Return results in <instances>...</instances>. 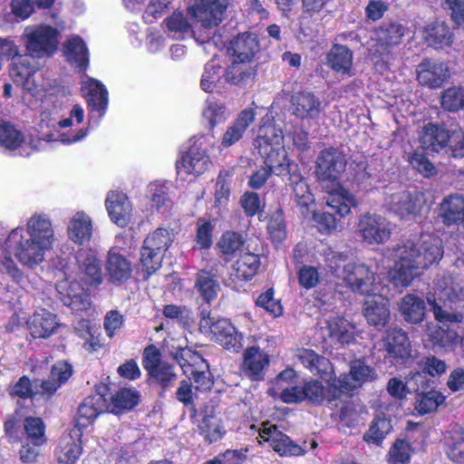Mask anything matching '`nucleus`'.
Segmentation results:
<instances>
[{
  "label": "nucleus",
  "mask_w": 464,
  "mask_h": 464,
  "mask_svg": "<svg viewBox=\"0 0 464 464\" xmlns=\"http://www.w3.org/2000/svg\"><path fill=\"white\" fill-rule=\"evenodd\" d=\"M441 240L422 235L417 242L408 240L394 250L395 262L389 273L390 281L399 287L408 286L420 271L442 257Z\"/></svg>",
  "instance_id": "2"
},
{
  "label": "nucleus",
  "mask_w": 464,
  "mask_h": 464,
  "mask_svg": "<svg viewBox=\"0 0 464 464\" xmlns=\"http://www.w3.org/2000/svg\"><path fill=\"white\" fill-rule=\"evenodd\" d=\"M379 350L386 352L385 358H389L395 364L405 363L411 357V344L405 332L398 328H392L387 331L380 343Z\"/></svg>",
  "instance_id": "22"
},
{
  "label": "nucleus",
  "mask_w": 464,
  "mask_h": 464,
  "mask_svg": "<svg viewBox=\"0 0 464 464\" xmlns=\"http://www.w3.org/2000/svg\"><path fill=\"white\" fill-rule=\"evenodd\" d=\"M35 57H32L29 53L19 54L17 53L12 59L10 65V76L14 82L22 85L25 90L32 92L35 88L34 75L36 72L37 67L34 63Z\"/></svg>",
  "instance_id": "27"
},
{
  "label": "nucleus",
  "mask_w": 464,
  "mask_h": 464,
  "mask_svg": "<svg viewBox=\"0 0 464 464\" xmlns=\"http://www.w3.org/2000/svg\"><path fill=\"white\" fill-rule=\"evenodd\" d=\"M197 430L208 443L218 441L226 432L220 418L213 414L203 416L198 420Z\"/></svg>",
  "instance_id": "50"
},
{
  "label": "nucleus",
  "mask_w": 464,
  "mask_h": 464,
  "mask_svg": "<svg viewBox=\"0 0 464 464\" xmlns=\"http://www.w3.org/2000/svg\"><path fill=\"white\" fill-rule=\"evenodd\" d=\"M106 271L112 282H123L131 275V265L123 255L111 250L108 253Z\"/></svg>",
  "instance_id": "43"
},
{
  "label": "nucleus",
  "mask_w": 464,
  "mask_h": 464,
  "mask_svg": "<svg viewBox=\"0 0 464 464\" xmlns=\"http://www.w3.org/2000/svg\"><path fill=\"white\" fill-rule=\"evenodd\" d=\"M259 266L260 260L257 255L245 253L232 265L229 280L235 284L248 281L256 274Z\"/></svg>",
  "instance_id": "38"
},
{
  "label": "nucleus",
  "mask_w": 464,
  "mask_h": 464,
  "mask_svg": "<svg viewBox=\"0 0 464 464\" xmlns=\"http://www.w3.org/2000/svg\"><path fill=\"white\" fill-rule=\"evenodd\" d=\"M54 453L58 464H75L82 454L79 430L63 435Z\"/></svg>",
  "instance_id": "31"
},
{
  "label": "nucleus",
  "mask_w": 464,
  "mask_h": 464,
  "mask_svg": "<svg viewBox=\"0 0 464 464\" xmlns=\"http://www.w3.org/2000/svg\"><path fill=\"white\" fill-rule=\"evenodd\" d=\"M195 288L200 297L208 304L216 299L219 290V285L210 272L200 271L197 275Z\"/></svg>",
  "instance_id": "54"
},
{
  "label": "nucleus",
  "mask_w": 464,
  "mask_h": 464,
  "mask_svg": "<svg viewBox=\"0 0 464 464\" xmlns=\"http://www.w3.org/2000/svg\"><path fill=\"white\" fill-rule=\"evenodd\" d=\"M256 75V63L232 60L231 65L227 69L224 77L226 82L246 86L254 82Z\"/></svg>",
  "instance_id": "39"
},
{
  "label": "nucleus",
  "mask_w": 464,
  "mask_h": 464,
  "mask_svg": "<svg viewBox=\"0 0 464 464\" xmlns=\"http://www.w3.org/2000/svg\"><path fill=\"white\" fill-rule=\"evenodd\" d=\"M406 27L397 22H383L374 32L373 52L384 63L394 58V50L402 41Z\"/></svg>",
  "instance_id": "12"
},
{
  "label": "nucleus",
  "mask_w": 464,
  "mask_h": 464,
  "mask_svg": "<svg viewBox=\"0 0 464 464\" xmlns=\"http://www.w3.org/2000/svg\"><path fill=\"white\" fill-rule=\"evenodd\" d=\"M76 261L82 280L90 285H98L102 283V261L96 251L82 249L78 253Z\"/></svg>",
  "instance_id": "29"
},
{
  "label": "nucleus",
  "mask_w": 464,
  "mask_h": 464,
  "mask_svg": "<svg viewBox=\"0 0 464 464\" xmlns=\"http://www.w3.org/2000/svg\"><path fill=\"white\" fill-rule=\"evenodd\" d=\"M425 203L424 195L420 191L401 189L385 196V207L401 219H410L420 215Z\"/></svg>",
  "instance_id": "17"
},
{
  "label": "nucleus",
  "mask_w": 464,
  "mask_h": 464,
  "mask_svg": "<svg viewBox=\"0 0 464 464\" xmlns=\"http://www.w3.org/2000/svg\"><path fill=\"white\" fill-rule=\"evenodd\" d=\"M254 120V110L246 109L242 111L236 120L227 126V130L222 137V146L228 148L237 142L243 137V134Z\"/></svg>",
  "instance_id": "40"
},
{
  "label": "nucleus",
  "mask_w": 464,
  "mask_h": 464,
  "mask_svg": "<svg viewBox=\"0 0 464 464\" xmlns=\"http://www.w3.org/2000/svg\"><path fill=\"white\" fill-rule=\"evenodd\" d=\"M450 133L444 128L429 123L425 125L420 135L421 148L428 152H440L446 150Z\"/></svg>",
  "instance_id": "37"
},
{
  "label": "nucleus",
  "mask_w": 464,
  "mask_h": 464,
  "mask_svg": "<svg viewBox=\"0 0 464 464\" xmlns=\"http://www.w3.org/2000/svg\"><path fill=\"white\" fill-rule=\"evenodd\" d=\"M441 107L451 112L459 111L464 108V87L451 86L447 88L440 97Z\"/></svg>",
  "instance_id": "57"
},
{
  "label": "nucleus",
  "mask_w": 464,
  "mask_h": 464,
  "mask_svg": "<svg viewBox=\"0 0 464 464\" xmlns=\"http://www.w3.org/2000/svg\"><path fill=\"white\" fill-rule=\"evenodd\" d=\"M343 281L353 293L363 295H375L383 288L375 260L366 263L349 261L343 268Z\"/></svg>",
  "instance_id": "8"
},
{
  "label": "nucleus",
  "mask_w": 464,
  "mask_h": 464,
  "mask_svg": "<svg viewBox=\"0 0 464 464\" xmlns=\"http://www.w3.org/2000/svg\"><path fill=\"white\" fill-rule=\"evenodd\" d=\"M269 365V356L257 346H251L244 353L243 370L252 380L264 378L265 369Z\"/></svg>",
  "instance_id": "35"
},
{
  "label": "nucleus",
  "mask_w": 464,
  "mask_h": 464,
  "mask_svg": "<svg viewBox=\"0 0 464 464\" xmlns=\"http://www.w3.org/2000/svg\"><path fill=\"white\" fill-rule=\"evenodd\" d=\"M411 445L406 440H397L389 452L390 464H407L411 458Z\"/></svg>",
  "instance_id": "64"
},
{
  "label": "nucleus",
  "mask_w": 464,
  "mask_h": 464,
  "mask_svg": "<svg viewBox=\"0 0 464 464\" xmlns=\"http://www.w3.org/2000/svg\"><path fill=\"white\" fill-rule=\"evenodd\" d=\"M298 359L312 373L319 375L325 382L332 381L330 385V389L334 390L332 399H337L342 393L353 392L378 378L375 369L362 360L353 361L349 372L343 373L336 379L334 378V368L330 361L314 351L308 349L300 351Z\"/></svg>",
  "instance_id": "3"
},
{
  "label": "nucleus",
  "mask_w": 464,
  "mask_h": 464,
  "mask_svg": "<svg viewBox=\"0 0 464 464\" xmlns=\"http://www.w3.org/2000/svg\"><path fill=\"white\" fill-rule=\"evenodd\" d=\"M199 329L227 350L237 352L241 347V336L231 323L224 318L211 316L210 312H200Z\"/></svg>",
  "instance_id": "10"
},
{
  "label": "nucleus",
  "mask_w": 464,
  "mask_h": 464,
  "mask_svg": "<svg viewBox=\"0 0 464 464\" xmlns=\"http://www.w3.org/2000/svg\"><path fill=\"white\" fill-rule=\"evenodd\" d=\"M59 32L45 24L27 26L23 34V41L27 53L35 58L51 56L57 50Z\"/></svg>",
  "instance_id": "11"
},
{
  "label": "nucleus",
  "mask_w": 464,
  "mask_h": 464,
  "mask_svg": "<svg viewBox=\"0 0 464 464\" xmlns=\"http://www.w3.org/2000/svg\"><path fill=\"white\" fill-rule=\"evenodd\" d=\"M221 65L215 60L208 62L204 68L200 86L206 92H219L224 76Z\"/></svg>",
  "instance_id": "53"
},
{
  "label": "nucleus",
  "mask_w": 464,
  "mask_h": 464,
  "mask_svg": "<svg viewBox=\"0 0 464 464\" xmlns=\"http://www.w3.org/2000/svg\"><path fill=\"white\" fill-rule=\"evenodd\" d=\"M322 335L334 344H349L353 342L355 326L344 317L330 314L321 322Z\"/></svg>",
  "instance_id": "21"
},
{
  "label": "nucleus",
  "mask_w": 464,
  "mask_h": 464,
  "mask_svg": "<svg viewBox=\"0 0 464 464\" xmlns=\"http://www.w3.org/2000/svg\"><path fill=\"white\" fill-rule=\"evenodd\" d=\"M173 233L165 227H159L148 235L140 250V263L147 276L160 266L164 253L173 242Z\"/></svg>",
  "instance_id": "9"
},
{
  "label": "nucleus",
  "mask_w": 464,
  "mask_h": 464,
  "mask_svg": "<svg viewBox=\"0 0 464 464\" xmlns=\"http://www.w3.org/2000/svg\"><path fill=\"white\" fill-rule=\"evenodd\" d=\"M56 289L63 304L72 311H85L91 306L90 296L80 283L62 281Z\"/></svg>",
  "instance_id": "26"
},
{
  "label": "nucleus",
  "mask_w": 464,
  "mask_h": 464,
  "mask_svg": "<svg viewBox=\"0 0 464 464\" xmlns=\"http://www.w3.org/2000/svg\"><path fill=\"white\" fill-rule=\"evenodd\" d=\"M258 48L256 36L253 34L244 33L230 42L227 52L232 56V60L253 63V58Z\"/></svg>",
  "instance_id": "33"
},
{
  "label": "nucleus",
  "mask_w": 464,
  "mask_h": 464,
  "mask_svg": "<svg viewBox=\"0 0 464 464\" xmlns=\"http://www.w3.org/2000/svg\"><path fill=\"white\" fill-rule=\"evenodd\" d=\"M231 190L230 175L228 171H221L216 181L214 193L215 206L219 208L227 207Z\"/></svg>",
  "instance_id": "60"
},
{
  "label": "nucleus",
  "mask_w": 464,
  "mask_h": 464,
  "mask_svg": "<svg viewBox=\"0 0 464 464\" xmlns=\"http://www.w3.org/2000/svg\"><path fill=\"white\" fill-rule=\"evenodd\" d=\"M322 109L320 98L312 92H297L291 97V111L301 121L317 119Z\"/></svg>",
  "instance_id": "25"
},
{
  "label": "nucleus",
  "mask_w": 464,
  "mask_h": 464,
  "mask_svg": "<svg viewBox=\"0 0 464 464\" xmlns=\"http://www.w3.org/2000/svg\"><path fill=\"white\" fill-rule=\"evenodd\" d=\"M417 81L424 87L437 89L450 79V70L446 63L425 59L417 65Z\"/></svg>",
  "instance_id": "24"
},
{
  "label": "nucleus",
  "mask_w": 464,
  "mask_h": 464,
  "mask_svg": "<svg viewBox=\"0 0 464 464\" xmlns=\"http://www.w3.org/2000/svg\"><path fill=\"white\" fill-rule=\"evenodd\" d=\"M328 382L330 386L332 381ZM333 395V389L329 388L327 392H325L321 382L312 380L302 386H292L283 389L280 399L285 403H296L307 400L313 403L319 404L323 402L324 398L329 401H334V399H332Z\"/></svg>",
  "instance_id": "19"
},
{
  "label": "nucleus",
  "mask_w": 464,
  "mask_h": 464,
  "mask_svg": "<svg viewBox=\"0 0 464 464\" xmlns=\"http://www.w3.org/2000/svg\"><path fill=\"white\" fill-rule=\"evenodd\" d=\"M392 231V224L382 215L367 212L359 217L357 234L366 244H384L390 239Z\"/></svg>",
  "instance_id": "15"
},
{
  "label": "nucleus",
  "mask_w": 464,
  "mask_h": 464,
  "mask_svg": "<svg viewBox=\"0 0 464 464\" xmlns=\"http://www.w3.org/2000/svg\"><path fill=\"white\" fill-rule=\"evenodd\" d=\"M84 110L79 104L72 105L66 112L56 105L44 109L40 114V128L49 129L47 141H59L65 145L77 143L89 134L87 126L79 127L84 121Z\"/></svg>",
  "instance_id": "4"
},
{
  "label": "nucleus",
  "mask_w": 464,
  "mask_h": 464,
  "mask_svg": "<svg viewBox=\"0 0 464 464\" xmlns=\"http://www.w3.org/2000/svg\"><path fill=\"white\" fill-rule=\"evenodd\" d=\"M64 54L67 60L74 63L80 70H85L89 63V53L83 40L73 35L70 37L64 45Z\"/></svg>",
  "instance_id": "48"
},
{
  "label": "nucleus",
  "mask_w": 464,
  "mask_h": 464,
  "mask_svg": "<svg viewBox=\"0 0 464 464\" xmlns=\"http://www.w3.org/2000/svg\"><path fill=\"white\" fill-rule=\"evenodd\" d=\"M26 440L29 441L46 442L45 425L41 418L27 417L24 422Z\"/></svg>",
  "instance_id": "63"
},
{
  "label": "nucleus",
  "mask_w": 464,
  "mask_h": 464,
  "mask_svg": "<svg viewBox=\"0 0 464 464\" xmlns=\"http://www.w3.org/2000/svg\"><path fill=\"white\" fill-rule=\"evenodd\" d=\"M383 288L380 290L373 297L365 301L363 304V315L368 324L376 328H383L391 317L390 303L388 298L383 296Z\"/></svg>",
  "instance_id": "28"
},
{
  "label": "nucleus",
  "mask_w": 464,
  "mask_h": 464,
  "mask_svg": "<svg viewBox=\"0 0 464 464\" xmlns=\"http://www.w3.org/2000/svg\"><path fill=\"white\" fill-rule=\"evenodd\" d=\"M244 243L241 235L235 232H226L220 237L218 246L226 258H229L241 251Z\"/></svg>",
  "instance_id": "61"
},
{
  "label": "nucleus",
  "mask_w": 464,
  "mask_h": 464,
  "mask_svg": "<svg viewBox=\"0 0 464 464\" xmlns=\"http://www.w3.org/2000/svg\"><path fill=\"white\" fill-rule=\"evenodd\" d=\"M165 24L169 35L175 39H181L192 34L191 24L180 12H175L166 18Z\"/></svg>",
  "instance_id": "56"
},
{
  "label": "nucleus",
  "mask_w": 464,
  "mask_h": 464,
  "mask_svg": "<svg viewBox=\"0 0 464 464\" xmlns=\"http://www.w3.org/2000/svg\"><path fill=\"white\" fill-rule=\"evenodd\" d=\"M444 401L445 397L441 392L430 391L418 395L415 402V410L420 414L430 413L436 411Z\"/></svg>",
  "instance_id": "59"
},
{
  "label": "nucleus",
  "mask_w": 464,
  "mask_h": 464,
  "mask_svg": "<svg viewBox=\"0 0 464 464\" xmlns=\"http://www.w3.org/2000/svg\"><path fill=\"white\" fill-rule=\"evenodd\" d=\"M72 374V366L64 361L57 362L53 364L50 379L41 384L42 394L52 395L58 387L67 382Z\"/></svg>",
  "instance_id": "47"
},
{
  "label": "nucleus",
  "mask_w": 464,
  "mask_h": 464,
  "mask_svg": "<svg viewBox=\"0 0 464 464\" xmlns=\"http://www.w3.org/2000/svg\"><path fill=\"white\" fill-rule=\"evenodd\" d=\"M106 208L111 219L120 227H125L131 215V205L121 192L111 191L106 198Z\"/></svg>",
  "instance_id": "32"
},
{
  "label": "nucleus",
  "mask_w": 464,
  "mask_h": 464,
  "mask_svg": "<svg viewBox=\"0 0 464 464\" xmlns=\"http://www.w3.org/2000/svg\"><path fill=\"white\" fill-rule=\"evenodd\" d=\"M106 409V400L102 395L95 394L85 398L78 409L77 424L81 427L88 426Z\"/></svg>",
  "instance_id": "42"
},
{
  "label": "nucleus",
  "mask_w": 464,
  "mask_h": 464,
  "mask_svg": "<svg viewBox=\"0 0 464 464\" xmlns=\"http://www.w3.org/2000/svg\"><path fill=\"white\" fill-rule=\"evenodd\" d=\"M56 241L50 217L35 212L26 219L25 226L11 229L1 244L0 267L17 283L24 274L12 256L24 267L34 269L41 265Z\"/></svg>",
  "instance_id": "1"
},
{
  "label": "nucleus",
  "mask_w": 464,
  "mask_h": 464,
  "mask_svg": "<svg viewBox=\"0 0 464 464\" xmlns=\"http://www.w3.org/2000/svg\"><path fill=\"white\" fill-rule=\"evenodd\" d=\"M59 325L56 314L44 308L36 310L27 320V328L34 338H48Z\"/></svg>",
  "instance_id": "30"
},
{
  "label": "nucleus",
  "mask_w": 464,
  "mask_h": 464,
  "mask_svg": "<svg viewBox=\"0 0 464 464\" xmlns=\"http://www.w3.org/2000/svg\"><path fill=\"white\" fill-rule=\"evenodd\" d=\"M327 64L338 73L350 74L353 53L346 46L334 45L327 54Z\"/></svg>",
  "instance_id": "49"
},
{
  "label": "nucleus",
  "mask_w": 464,
  "mask_h": 464,
  "mask_svg": "<svg viewBox=\"0 0 464 464\" xmlns=\"http://www.w3.org/2000/svg\"><path fill=\"white\" fill-rule=\"evenodd\" d=\"M228 0H196L189 14L204 27L218 25L224 18Z\"/></svg>",
  "instance_id": "23"
},
{
  "label": "nucleus",
  "mask_w": 464,
  "mask_h": 464,
  "mask_svg": "<svg viewBox=\"0 0 464 464\" xmlns=\"http://www.w3.org/2000/svg\"><path fill=\"white\" fill-rule=\"evenodd\" d=\"M257 431L256 439L259 444L266 443L281 456H301L308 450L306 442H304V446L297 445L276 425L269 422L262 423Z\"/></svg>",
  "instance_id": "16"
},
{
  "label": "nucleus",
  "mask_w": 464,
  "mask_h": 464,
  "mask_svg": "<svg viewBox=\"0 0 464 464\" xmlns=\"http://www.w3.org/2000/svg\"><path fill=\"white\" fill-rule=\"evenodd\" d=\"M211 166V160L203 139L197 140L184 152L176 163L178 175L191 174L199 176L205 173Z\"/></svg>",
  "instance_id": "18"
},
{
  "label": "nucleus",
  "mask_w": 464,
  "mask_h": 464,
  "mask_svg": "<svg viewBox=\"0 0 464 464\" xmlns=\"http://www.w3.org/2000/svg\"><path fill=\"white\" fill-rule=\"evenodd\" d=\"M179 363L190 382L188 381L181 382L176 393L177 399L188 405L192 402L194 394L191 382H193L196 390L207 391L210 389L213 383L212 376L208 363L198 353L190 350L181 351Z\"/></svg>",
  "instance_id": "6"
},
{
  "label": "nucleus",
  "mask_w": 464,
  "mask_h": 464,
  "mask_svg": "<svg viewBox=\"0 0 464 464\" xmlns=\"http://www.w3.org/2000/svg\"><path fill=\"white\" fill-rule=\"evenodd\" d=\"M203 118L208 121L211 128L225 121L229 116L225 104L221 102L209 98L206 101L205 107L202 111Z\"/></svg>",
  "instance_id": "55"
},
{
  "label": "nucleus",
  "mask_w": 464,
  "mask_h": 464,
  "mask_svg": "<svg viewBox=\"0 0 464 464\" xmlns=\"http://www.w3.org/2000/svg\"><path fill=\"white\" fill-rule=\"evenodd\" d=\"M427 336L434 348L444 353L455 352L459 345V334L450 326L428 325Z\"/></svg>",
  "instance_id": "34"
},
{
  "label": "nucleus",
  "mask_w": 464,
  "mask_h": 464,
  "mask_svg": "<svg viewBox=\"0 0 464 464\" xmlns=\"http://www.w3.org/2000/svg\"><path fill=\"white\" fill-rule=\"evenodd\" d=\"M290 184L297 205L304 211H309V208L314 203V195L305 180L300 176L298 170L293 172L290 176Z\"/></svg>",
  "instance_id": "52"
},
{
  "label": "nucleus",
  "mask_w": 464,
  "mask_h": 464,
  "mask_svg": "<svg viewBox=\"0 0 464 464\" xmlns=\"http://www.w3.org/2000/svg\"><path fill=\"white\" fill-rule=\"evenodd\" d=\"M427 302L435 319L442 324L459 323L464 318L463 313L450 312L440 304V303L446 304L448 302L464 310V288L454 282L450 276H443L437 279L434 283V294L427 296Z\"/></svg>",
  "instance_id": "7"
},
{
  "label": "nucleus",
  "mask_w": 464,
  "mask_h": 464,
  "mask_svg": "<svg viewBox=\"0 0 464 464\" xmlns=\"http://www.w3.org/2000/svg\"><path fill=\"white\" fill-rule=\"evenodd\" d=\"M315 174L320 180H336L346 168L345 155L336 149L322 150L317 159Z\"/></svg>",
  "instance_id": "20"
},
{
  "label": "nucleus",
  "mask_w": 464,
  "mask_h": 464,
  "mask_svg": "<svg viewBox=\"0 0 464 464\" xmlns=\"http://www.w3.org/2000/svg\"><path fill=\"white\" fill-rule=\"evenodd\" d=\"M81 92L90 109L88 121L83 125L90 129L92 123L98 124L108 107V92L98 80L84 75Z\"/></svg>",
  "instance_id": "13"
},
{
  "label": "nucleus",
  "mask_w": 464,
  "mask_h": 464,
  "mask_svg": "<svg viewBox=\"0 0 464 464\" xmlns=\"http://www.w3.org/2000/svg\"><path fill=\"white\" fill-rule=\"evenodd\" d=\"M326 204L342 218L349 216L353 208H356L358 201L356 197L349 189L339 186L329 193Z\"/></svg>",
  "instance_id": "41"
},
{
  "label": "nucleus",
  "mask_w": 464,
  "mask_h": 464,
  "mask_svg": "<svg viewBox=\"0 0 464 464\" xmlns=\"http://www.w3.org/2000/svg\"><path fill=\"white\" fill-rule=\"evenodd\" d=\"M448 456L459 464H464V434L461 430H456L447 439Z\"/></svg>",
  "instance_id": "62"
},
{
  "label": "nucleus",
  "mask_w": 464,
  "mask_h": 464,
  "mask_svg": "<svg viewBox=\"0 0 464 464\" xmlns=\"http://www.w3.org/2000/svg\"><path fill=\"white\" fill-rule=\"evenodd\" d=\"M92 230V220L83 211L73 214L67 226L68 237L79 245H83L91 240Z\"/></svg>",
  "instance_id": "36"
},
{
  "label": "nucleus",
  "mask_w": 464,
  "mask_h": 464,
  "mask_svg": "<svg viewBox=\"0 0 464 464\" xmlns=\"http://www.w3.org/2000/svg\"><path fill=\"white\" fill-rule=\"evenodd\" d=\"M400 312L406 321L418 324L421 322L424 317V302L415 295H407L401 301Z\"/></svg>",
  "instance_id": "51"
},
{
  "label": "nucleus",
  "mask_w": 464,
  "mask_h": 464,
  "mask_svg": "<svg viewBox=\"0 0 464 464\" xmlns=\"http://www.w3.org/2000/svg\"><path fill=\"white\" fill-rule=\"evenodd\" d=\"M42 140L25 136L15 125L10 122L0 123V146L14 154L28 157L41 149Z\"/></svg>",
  "instance_id": "14"
},
{
  "label": "nucleus",
  "mask_w": 464,
  "mask_h": 464,
  "mask_svg": "<svg viewBox=\"0 0 464 464\" xmlns=\"http://www.w3.org/2000/svg\"><path fill=\"white\" fill-rule=\"evenodd\" d=\"M440 217L447 225L459 224L464 220V198L450 195L440 204Z\"/></svg>",
  "instance_id": "45"
},
{
  "label": "nucleus",
  "mask_w": 464,
  "mask_h": 464,
  "mask_svg": "<svg viewBox=\"0 0 464 464\" xmlns=\"http://www.w3.org/2000/svg\"><path fill=\"white\" fill-rule=\"evenodd\" d=\"M170 188L169 182L155 181L149 185L148 196L150 198L151 207L158 212L165 213L171 208Z\"/></svg>",
  "instance_id": "46"
},
{
  "label": "nucleus",
  "mask_w": 464,
  "mask_h": 464,
  "mask_svg": "<svg viewBox=\"0 0 464 464\" xmlns=\"http://www.w3.org/2000/svg\"><path fill=\"white\" fill-rule=\"evenodd\" d=\"M392 430V424L389 420L377 416L372 422L363 439L368 443L380 445L383 439Z\"/></svg>",
  "instance_id": "58"
},
{
  "label": "nucleus",
  "mask_w": 464,
  "mask_h": 464,
  "mask_svg": "<svg viewBox=\"0 0 464 464\" xmlns=\"http://www.w3.org/2000/svg\"><path fill=\"white\" fill-rule=\"evenodd\" d=\"M256 143L266 166L275 175L291 176L298 170L297 165L287 156L282 130L274 123L263 124L259 128Z\"/></svg>",
  "instance_id": "5"
},
{
  "label": "nucleus",
  "mask_w": 464,
  "mask_h": 464,
  "mask_svg": "<svg viewBox=\"0 0 464 464\" xmlns=\"http://www.w3.org/2000/svg\"><path fill=\"white\" fill-rule=\"evenodd\" d=\"M427 44L435 49L450 46L452 43V34L444 22H435L428 24L423 31Z\"/></svg>",
  "instance_id": "44"
}]
</instances>
